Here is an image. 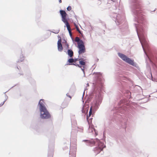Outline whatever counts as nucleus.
Masks as SVG:
<instances>
[{"label": "nucleus", "mask_w": 157, "mask_h": 157, "mask_svg": "<svg viewBox=\"0 0 157 157\" xmlns=\"http://www.w3.org/2000/svg\"><path fill=\"white\" fill-rule=\"evenodd\" d=\"M120 142H121V143L123 142V141L121 139H120Z\"/></svg>", "instance_id": "a18cd8bd"}, {"label": "nucleus", "mask_w": 157, "mask_h": 157, "mask_svg": "<svg viewBox=\"0 0 157 157\" xmlns=\"http://www.w3.org/2000/svg\"><path fill=\"white\" fill-rule=\"evenodd\" d=\"M84 106H83L82 109V113H85V112L84 111Z\"/></svg>", "instance_id": "e433bc0d"}, {"label": "nucleus", "mask_w": 157, "mask_h": 157, "mask_svg": "<svg viewBox=\"0 0 157 157\" xmlns=\"http://www.w3.org/2000/svg\"><path fill=\"white\" fill-rule=\"evenodd\" d=\"M103 25L104 26H105H105H106V25H105V24H103Z\"/></svg>", "instance_id": "8fccbe9b"}, {"label": "nucleus", "mask_w": 157, "mask_h": 157, "mask_svg": "<svg viewBox=\"0 0 157 157\" xmlns=\"http://www.w3.org/2000/svg\"><path fill=\"white\" fill-rule=\"evenodd\" d=\"M44 99H40L38 102V106L39 108L40 118L43 119H46L50 118L51 116L44 104Z\"/></svg>", "instance_id": "423d86ee"}, {"label": "nucleus", "mask_w": 157, "mask_h": 157, "mask_svg": "<svg viewBox=\"0 0 157 157\" xmlns=\"http://www.w3.org/2000/svg\"><path fill=\"white\" fill-rule=\"evenodd\" d=\"M5 96H6V99H5V100H4V101L3 102H2L0 104V107L2 106L3 105V104L5 103V102L8 99V97L6 95H5Z\"/></svg>", "instance_id": "bb28decb"}, {"label": "nucleus", "mask_w": 157, "mask_h": 157, "mask_svg": "<svg viewBox=\"0 0 157 157\" xmlns=\"http://www.w3.org/2000/svg\"><path fill=\"white\" fill-rule=\"evenodd\" d=\"M5 95H6V94H5V99H6V96Z\"/></svg>", "instance_id": "3c124183"}, {"label": "nucleus", "mask_w": 157, "mask_h": 157, "mask_svg": "<svg viewBox=\"0 0 157 157\" xmlns=\"http://www.w3.org/2000/svg\"><path fill=\"white\" fill-rule=\"evenodd\" d=\"M86 59L80 57L79 58V55L78 56V58H77L74 59V63L76 64H80V61H85Z\"/></svg>", "instance_id": "4468645a"}, {"label": "nucleus", "mask_w": 157, "mask_h": 157, "mask_svg": "<svg viewBox=\"0 0 157 157\" xmlns=\"http://www.w3.org/2000/svg\"><path fill=\"white\" fill-rule=\"evenodd\" d=\"M156 92H157V90H156Z\"/></svg>", "instance_id": "6e6d98bb"}, {"label": "nucleus", "mask_w": 157, "mask_h": 157, "mask_svg": "<svg viewBox=\"0 0 157 157\" xmlns=\"http://www.w3.org/2000/svg\"><path fill=\"white\" fill-rule=\"evenodd\" d=\"M59 3H61L62 2V0H59Z\"/></svg>", "instance_id": "c03bdc74"}, {"label": "nucleus", "mask_w": 157, "mask_h": 157, "mask_svg": "<svg viewBox=\"0 0 157 157\" xmlns=\"http://www.w3.org/2000/svg\"><path fill=\"white\" fill-rule=\"evenodd\" d=\"M56 136V134L54 133H53L50 136L51 138L53 140V142L52 143H50L49 144L48 157H53L54 148V140H55Z\"/></svg>", "instance_id": "1a4fd4ad"}, {"label": "nucleus", "mask_w": 157, "mask_h": 157, "mask_svg": "<svg viewBox=\"0 0 157 157\" xmlns=\"http://www.w3.org/2000/svg\"><path fill=\"white\" fill-rule=\"evenodd\" d=\"M67 10L69 11L71 10V6H68L67 7Z\"/></svg>", "instance_id": "7c9ffc66"}, {"label": "nucleus", "mask_w": 157, "mask_h": 157, "mask_svg": "<svg viewBox=\"0 0 157 157\" xmlns=\"http://www.w3.org/2000/svg\"><path fill=\"white\" fill-rule=\"evenodd\" d=\"M118 107H115L112 110V111H114L113 114V118L115 121L118 123L119 122L120 125L121 127L125 129L126 128L127 119L123 118V115H122L119 113L121 114L124 113L126 114L129 112V109L128 105V103L127 102V99L124 98L123 100H121L118 103Z\"/></svg>", "instance_id": "7ed1b4c3"}, {"label": "nucleus", "mask_w": 157, "mask_h": 157, "mask_svg": "<svg viewBox=\"0 0 157 157\" xmlns=\"http://www.w3.org/2000/svg\"><path fill=\"white\" fill-rule=\"evenodd\" d=\"M97 76L94 82L93 83V90L90 94L87 100L88 102L93 100L92 105L89 112V115L86 116V120L89 123V119L92 114V112H95L98 108L102 101L101 92L103 88V79L102 74L100 72H97Z\"/></svg>", "instance_id": "f03ea898"}, {"label": "nucleus", "mask_w": 157, "mask_h": 157, "mask_svg": "<svg viewBox=\"0 0 157 157\" xmlns=\"http://www.w3.org/2000/svg\"><path fill=\"white\" fill-rule=\"evenodd\" d=\"M115 140L117 143H119V140L118 138H116L115 139Z\"/></svg>", "instance_id": "a19ab883"}, {"label": "nucleus", "mask_w": 157, "mask_h": 157, "mask_svg": "<svg viewBox=\"0 0 157 157\" xmlns=\"http://www.w3.org/2000/svg\"><path fill=\"white\" fill-rule=\"evenodd\" d=\"M74 122H75V123L76 122V121H75Z\"/></svg>", "instance_id": "864d4df0"}, {"label": "nucleus", "mask_w": 157, "mask_h": 157, "mask_svg": "<svg viewBox=\"0 0 157 157\" xmlns=\"http://www.w3.org/2000/svg\"><path fill=\"white\" fill-rule=\"evenodd\" d=\"M89 106H87L86 108V113H88V110H89Z\"/></svg>", "instance_id": "2f4dec72"}, {"label": "nucleus", "mask_w": 157, "mask_h": 157, "mask_svg": "<svg viewBox=\"0 0 157 157\" xmlns=\"http://www.w3.org/2000/svg\"><path fill=\"white\" fill-rule=\"evenodd\" d=\"M75 18H76V19H77V16L76 15H75Z\"/></svg>", "instance_id": "49530a36"}, {"label": "nucleus", "mask_w": 157, "mask_h": 157, "mask_svg": "<svg viewBox=\"0 0 157 157\" xmlns=\"http://www.w3.org/2000/svg\"><path fill=\"white\" fill-rule=\"evenodd\" d=\"M86 86H89V83H87L86 84Z\"/></svg>", "instance_id": "de8ad7c7"}, {"label": "nucleus", "mask_w": 157, "mask_h": 157, "mask_svg": "<svg viewBox=\"0 0 157 157\" xmlns=\"http://www.w3.org/2000/svg\"><path fill=\"white\" fill-rule=\"evenodd\" d=\"M16 86V85H15L14 86H13L11 88H10L9 90H8L7 91H6V92H5L4 93V94H5L8 91H9V90H10L14 86Z\"/></svg>", "instance_id": "58836bf2"}, {"label": "nucleus", "mask_w": 157, "mask_h": 157, "mask_svg": "<svg viewBox=\"0 0 157 157\" xmlns=\"http://www.w3.org/2000/svg\"><path fill=\"white\" fill-rule=\"evenodd\" d=\"M5 96H6V99H5V100H4V101L3 102H2L0 104V107L2 106L3 105V104L5 103V102L8 99V97L6 95H5Z\"/></svg>", "instance_id": "a878e982"}, {"label": "nucleus", "mask_w": 157, "mask_h": 157, "mask_svg": "<svg viewBox=\"0 0 157 157\" xmlns=\"http://www.w3.org/2000/svg\"><path fill=\"white\" fill-rule=\"evenodd\" d=\"M5 96H6V99H5V100H4V101L3 102H2L0 104V107L2 106L3 105V104L5 103V102L8 99V97L6 95H5Z\"/></svg>", "instance_id": "b1692460"}, {"label": "nucleus", "mask_w": 157, "mask_h": 157, "mask_svg": "<svg viewBox=\"0 0 157 157\" xmlns=\"http://www.w3.org/2000/svg\"><path fill=\"white\" fill-rule=\"evenodd\" d=\"M92 119V118H90L89 120H91V119Z\"/></svg>", "instance_id": "603ef678"}, {"label": "nucleus", "mask_w": 157, "mask_h": 157, "mask_svg": "<svg viewBox=\"0 0 157 157\" xmlns=\"http://www.w3.org/2000/svg\"><path fill=\"white\" fill-rule=\"evenodd\" d=\"M69 33V34L70 36H72L71 32H70Z\"/></svg>", "instance_id": "79ce46f5"}, {"label": "nucleus", "mask_w": 157, "mask_h": 157, "mask_svg": "<svg viewBox=\"0 0 157 157\" xmlns=\"http://www.w3.org/2000/svg\"><path fill=\"white\" fill-rule=\"evenodd\" d=\"M150 62L153 65H156V63H157V55H154L151 54L150 56L147 55Z\"/></svg>", "instance_id": "9b49d317"}, {"label": "nucleus", "mask_w": 157, "mask_h": 157, "mask_svg": "<svg viewBox=\"0 0 157 157\" xmlns=\"http://www.w3.org/2000/svg\"><path fill=\"white\" fill-rule=\"evenodd\" d=\"M67 53L69 57L70 58L72 57L73 56L74 52L71 49H68V50H67Z\"/></svg>", "instance_id": "f3484780"}, {"label": "nucleus", "mask_w": 157, "mask_h": 157, "mask_svg": "<svg viewBox=\"0 0 157 157\" xmlns=\"http://www.w3.org/2000/svg\"><path fill=\"white\" fill-rule=\"evenodd\" d=\"M65 45H66V49L68 50V49H69V45L67 43L65 44Z\"/></svg>", "instance_id": "c756f323"}, {"label": "nucleus", "mask_w": 157, "mask_h": 157, "mask_svg": "<svg viewBox=\"0 0 157 157\" xmlns=\"http://www.w3.org/2000/svg\"><path fill=\"white\" fill-rule=\"evenodd\" d=\"M118 55L122 60L128 63L129 64L136 67H138L137 64L136 63L134 62L133 60L132 59L126 55L120 52L118 53Z\"/></svg>", "instance_id": "6e6552de"}, {"label": "nucleus", "mask_w": 157, "mask_h": 157, "mask_svg": "<svg viewBox=\"0 0 157 157\" xmlns=\"http://www.w3.org/2000/svg\"><path fill=\"white\" fill-rule=\"evenodd\" d=\"M122 93L124 94V97L128 99H129L131 98V93L128 90H124L122 91Z\"/></svg>", "instance_id": "2eb2a0df"}, {"label": "nucleus", "mask_w": 157, "mask_h": 157, "mask_svg": "<svg viewBox=\"0 0 157 157\" xmlns=\"http://www.w3.org/2000/svg\"><path fill=\"white\" fill-rule=\"evenodd\" d=\"M75 41L77 43V47L79 49L78 52L79 55H80L85 52L86 49L83 41L80 39L78 37H76L75 38Z\"/></svg>", "instance_id": "0eeeda50"}, {"label": "nucleus", "mask_w": 157, "mask_h": 157, "mask_svg": "<svg viewBox=\"0 0 157 157\" xmlns=\"http://www.w3.org/2000/svg\"><path fill=\"white\" fill-rule=\"evenodd\" d=\"M87 90V89L86 88H85V89H84V91L83 93V96H82V100H83V96H84V94H85V90Z\"/></svg>", "instance_id": "c9c22d12"}, {"label": "nucleus", "mask_w": 157, "mask_h": 157, "mask_svg": "<svg viewBox=\"0 0 157 157\" xmlns=\"http://www.w3.org/2000/svg\"><path fill=\"white\" fill-rule=\"evenodd\" d=\"M60 15L62 18V21L65 25L67 28L70 27L68 20L69 19L67 14L64 10H60L59 11Z\"/></svg>", "instance_id": "9d476101"}, {"label": "nucleus", "mask_w": 157, "mask_h": 157, "mask_svg": "<svg viewBox=\"0 0 157 157\" xmlns=\"http://www.w3.org/2000/svg\"><path fill=\"white\" fill-rule=\"evenodd\" d=\"M16 68L19 71V72L17 74V76L19 77L21 75L23 76L24 75V73L22 71H21V68L20 67H18L17 66Z\"/></svg>", "instance_id": "6ab92c4d"}, {"label": "nucleus", "mask_w": 157, "mask_h": 157, "mask_svg": "<svg viewBox=\"0 0 157 157\" xmlns=\"http://www.w3.org/2000/svg\"><path fill=\"white\" fill-rule=\"evenodd\" d=\"M110 16L115 21L116 25L119 26L121 32H123L127 29V23L125 21L124 14H117L113 12L110 14Z\"/></svg>", "instance_id": "20e7f679"}, {"label": "nucleus", "mask_w": 157, "mask_h": 157, "mask_svg": "<svg viewBox=\"0 0 157 157\" xmlns=\"http://www.w3.org/2000/svg\"><path fill=\"white\" fill-rule=\"evenodd\" d=\"M71 40H72V41H73V42H74L75 41V40H74L73 37L72 36H70Z\"/></svg>", "instance_id": "4c0bfd02"}, {"label": "nucleus", "mask_w": 157, "mask_h": 157, "mask_svg": "<svg viewBox=\"0 0 157 157\" xmlns=\"http://www.w3.org/2000/svg\"><path fill=\"white\" fill-rule=\"evenodd\" d=\"M113 2L115 3L114 5L115 6V8L114 9H116L117 8V6L118 5L117 0H110Z\"/></svg>", "instance_id": "412c9836"}, {"label": "nucleus", "mask_w": 157, "mask_h": 157, "mask_svg": "<svg viewBox=\"0 0 157 157\" xmlns=\"http://www.w3.org/2000/svg\"><path fill=\"white\" fill-rule=\"evenodd\" d=\"M58 37L59 39L58 40L57 42L58 50L60 52H61L63 51V47L62 46V45L61 43V38L59 35L58 36Z\"/></svg>", "instance_id": "ddd939ff"}, {"label": "nucleus", "mask_w": 157, "mask_h": 157, "mask_svg": "<svg viewBox=\"0 0 157 157\" xmlns=\"http://www.w3.org/2000/svg\"><path fill=\"white\" fill-rule=\"evenodd\" d=\"M71 122H72V119H71Z\"/></svg>", "instance_id": "5fc2aeb1"}, {"label": "nucleus", "mask_w": 157, "mask_h": 157, "mask_svg": "<svg viewBox=\"0 0 157 157\" xmlns=\"http://www.w3.org/2000/svg\"><path fill=\"white\" fill-rule=\"evenodd\" d=\"M82 141L86 142V145L90 147L93 146L97 143L98 146L93 149L94 152L96 155L99 153L105 147V145H104V143L100 141L98 138L92 139L90 140H83Z\"/></svg>", "instance_id": "39448f33"}, {"label": "nucleus", "mask_w": 157, "mask_h": 157, "mask_svg": "<svg viewBox=\"0 0 157 157\" xmlns=\"http://www.w3.org/2000/svg\"><path fill=\"white\" fill-rule=\"evenodd\" d=\"M86 61H80V64H77L76 66V67L80 68L81 69L84 74V77H85V69L86 68Z\"/></svg>", "instance_id": "f8f14e48"}, {"label": "nucleus", "mask_w": 157, "mask_h": 157, "mask_svg": "<svg viewBox=\"0 0 157 157\" xmlns=\"http://www.w3.org/2000/svg\"><path fill=\"white\" fill-rule=\"evenodd\" d=\"M5 96H6V99H5V100H4V101L3 102H2L0 104V107L2 106L3 105V104L5 103V102L8 99V97L6 95H5Z\"/></svg>", "instance_id": "393cba45"}, {"label": "nucleus", "mask_w": 157, "mask_h": 157, "mask_svg": "<svg viewBox=\"0 0 157 157\" xmlns=\"http://www.w3.org/2000/svg\"><path fill=\"white\" fill-rule=\"evenodd\" d=\"M98 60H99V59H98V58H97V59H95V61H96V62H98Z\"/></svg>", "instance_id": "37998d69"}, {"label": "nucleus", "mask_w": 157, "mask_h": 157, "mask_svg": "<svg viewBox=\"0 0 157 157\" xmlns=\"http://www.w3.org/2000/svg\"><path fill=\"white\" fill-rule=\"evenodd\" d=\"M105 137V134H104V133H103V137Z\"/></svg>", "instance_id": "09e8293b"}, {"label": "nucleus", "mask_w": 157, "mask_h": 157, "mask_svg": "<svg viewBox=\"0 0 157 157\" xmlns=\"http://www.w3.org/2000/svg\"><path fill=\"white\" fill-rule=\"evenodd\" d=\"M62 43H65V44L67 43L66 40H65V39H63V42H62Z\"/></svg>", "instance_id": "f704fd0d"}, {"label": "nucleus", "mask_w": 157, "mask_h": 157, "mask_svg": "<svg viewBox=\"0 0 157 157\" xmlns=\"http://www.w3.org/2000/svg\"><path fill=\"white\" fill-rule=\"evenodd\" d=\"M25 57H24L23 54L20 55L19 59L17 61V63H19L22 62L24 59Z\"/></svg>", "instance_id": "aec40b11"}, {"label": "nucleus", "mask_w": 157, "mask_h": 157, "mask_svg": "<svg viewBox=\"0 0 157 157\" xmlns=\"http://www.w3.org/2000/svg\"><path fill=\"white\" fill-rule=\"evenodd\" d=\"M67 30L68 31L69 33L70 32H71L70 27H69V28L68 27V28H67Z\"/></svg>", "instance_id": "72a5a7b5"}, {"label": "nucleus", "mask_w": 157, "mask_h": 157, "mask_svg": "<svg viewBox=\"0 0 157 157\" xmlns=\"http://www.w3.org/2000/svg\"><path fill=\"white\" fill-rule=\"evenodd\" d=\"M27 78L28 79H30L31 78V74L30 71L29 72L28 75H27Z\"/></svg>", "instance_id": "4be33fe9"}, {"label": "nucleus", "mask_w": 157, "mask_h": 157, "mask_svg": "<svg viewBox=\"0 0 157 157\" xmlns=\"http://www.w3.org/2000/svg\"><path fill=\"white\" fill-rule=\"evenodd\" d=\"M77 64L74 63V59L72 57L69 58L67 61L66 65H74L75 66H77Z\"/></svg>", "instance_id": "dca6fc26"}, {"label": "nucleus", "mask_w": 157, "mask_h": 157, "mask_svg": "<svg viewBox=\"0 0 157 157\" xmlns=\"http://www.w3.org/2000/svg\"><path fill=\"white\" fill-rule=\"evenodd\" d=\"M156 10V8H155L154 10H150V12L151 13H152L153 12L155 11Z\"/></svg>", "instance_id": "473e14b6"}, {"label": "nucleus", "mask_w": 157, "mask_h": 157, "mask_svg": "<svg viewBox=\"0 0 157 157\" xmlns=\"http://www.w3.org/2000/svg\"><path fill=\"white\" fill-rule=\"evenodd\" d=\"M54 31H52L51 32L55 34H57L59 32V30H54Z\"/></svg>", "instance_id": "c85d7f7f"}, {"label": "nucleus", "mask_w": 157, "mask_h": 157, "mask_svg": "<svg viewBox=\"0 0 157 157\" xmlns=\"http://www.w3.org/2000/svg\"><path fill=\"white\" fill-rule=\"evenodd\" d=\"M130 7L133 15L134 17L135 21L138 23L142 25L137 26L136 24L134 25L136 27V31L139 40L141 44L144 53L146 55V52L143 47L142 41L141 40L140 36L143 42L147 45V41L144 35V25L145 22L144 17V11L141 8L140 0H129Z\"/></svg>", "instance_id": "f257e3e1"}, {"label": "nucleus", "mask_w": 157, "mask_h": 157, "mask_svg": "<svg viewBox=\"0 0 157 157\" xmlns=\"http://www.w3.org/2000/svg\"><path fill=\"white\" fill-rule=\"evenodd\" d=\"M5 96H6V99H5V100H4V101L3 102H2L0 104V107L2 106L3 105V104L5 103V102L8 99V97L6 95H5Z\"/></svg>", "instance_id": "cd10ccee"}, {"label": "nucleus", "mask_w": 157, "mask_h": 157, "mask_svg": "<svg viewBox=\"0 0 157 157\" xmlns=\"http://www.w3.org/2000/svg\"><path fill=\"white\" fill-rule=\"evenodd\" d=\"M68 93L66 94L67 96L68 97L70 98H71V96L70 95H68Z\"/></svg>", "instance_id": "ea45409f"}, {"label": "nucleus", "mask_w": 157, "mask_h": 157, "mask_svg": "<svg viewBox=\"0 0 157 157\" xmlns=\"http://www.w3.org/2000/svg\"><path fill=\"white\" fill-rule=\"evenodd\" d=\"M98 1H100V0H98Z\"/></svg>", "instance_id": "4d7b16f0"}, {"label": "nucleus", "mask_w": 157, "mask_h": 157, "mask_svg": "<svg viewBox=\"0 0 157 157\" xmlns=\"http://www.w3.org/2000/svg\"><path fill=\"white\" fill-rule=\"evenodd\" d=\"M88 132H92L94 130L95 132V134L96 136L98 135L97 134V131L94 128L92 127H90V126L88 128Z\"/></svg>", "instance_id": "a211bd4d"}, {"label": "nucleus", "mask_w": 157, "mask_h": 157, "mask_svg": "<svg viewBox=\"0 0 157 157\" xmlns=\"http://www.w3.org/2000/svg\"><path fill=\"white\" fill-rule=\"evenodd\" d=\"M77 30L78 31V32L81 34V36L82 37L83 36V34L82 32L80 30L79 28L77 26L76 27Z\"/></svg>", "instance_id": "5701e85b"}]
</instances>
